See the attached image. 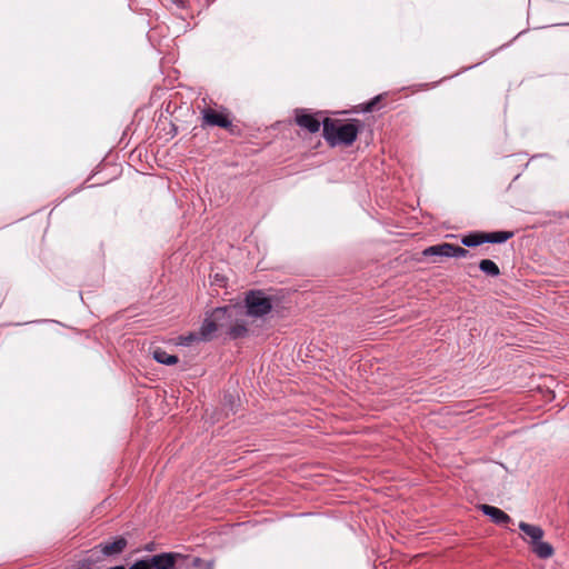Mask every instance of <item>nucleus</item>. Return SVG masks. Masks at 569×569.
Instances as JSON below:
<instances>
[{
  "label": "nucleus",
  "mask_w": 569,
  "mask_h": 569,
  "mask_svg": "<svg viewBox=\"0 0 569 569\" xmlns=\"http://www.w3.org/2000/svg\"><path fill=\"white\" fill-rule=\"evenodd\" d=\"M209 569H211V568H209Z\"/></svg>",
  "instance_id": "obj_22"
},
{
  "label": "nucleus",
  "mask_w": 569,
  "mask_h": 569,
  "mask_svg": "<svg viewBox=\"0 0 569 569\" xmlns=\"http://www.w3.org/2000/svg\"><path fill=\"white\" fill-rule=\"evenodd\" d=\"M481 511L491 518V520L497 525H506L511 521V518L501 509L489 506V505H481L480 506Z\"/></svg>",
  "instance_id": "obj_8"
},
{
  "label": "nucleus",
  "mask_w": 569,
  "mask_h": 569,
  "mask_svg": "<svg viewBox=\"0 0 569 569\" xmlns=\"http://www.w3.org/2000/svg\"><path fill=\"white\" fill-rule=\"evenodd\" d=\"M519 528L529 538L531 545L538 542L543 537V530L539 526L521 521Z\"/></svg>",
  "instance_id": "obj_10"
},
{
  "label": "nucleus",
  "mask_w": 569,
  "mask_h": 569,
  "mask_svg": "<svg viewBox=\"0 0 569 569\" xmlns=\"http://www.w3.org/2000/svg\"><path fill=\"white\" fill-rule=\"evenodd\" d=\"M363 122L359 119H349L346 122L337 119L326 118L322 136L331 147H350L357 140L363 129Z\"/></svg>",
  "instance_id": "obj_1"
},
{
  "label": "nucleus",
  "mask_w": 569,
  "mask_h": 569,
  "mask_svg": "<svg viewBox=\"0 0 569 569\" xmlns=\"http://www.w3.org/2000/svg\"><path fill=\"white\" fill-rule=\"evenodd\" d=\"M218 328L232 338H240L248 332V322L243 319V308L241 306H227L217 308L211 312Z\"/></svg>",
  "instance_id": "obj_3"
},
{
  "label": "nucleus",
  "mask_w": 569,
  "mask_h": 569,
  "mask_svg": "<svg viewBox=\"0 0 569 569\" xmlns=\"http://www.w3.org/2000/svg\"><path fill=\"white\" fill-rule=\"evenodd\" d=\"M467 251H423L425 254H446L450 257H463Z\"/></svg>",
  "instance_id": "obj_18"
},
{
  "label": "nucleus",
  "mask_w": 569,
  "mask_h": 569,
  "mask_svg": "<svg viewBox=\"0 0 569 569\" xmlns=\"http://www.w3.org/2000/svg\"><path fill=\"white\" fill-rule=\"evenodd\" d=\"M153 359L162 365L172 366L178 362V357L174 355H169L161 348H154L152 351Z\"/></svg>",
  "instance_id": "obj_13"
},
{
  "label": "nucleus",
  "mask_w": 569,
  "mask_h": 569,
  "mask_svg": "<svg viewBox=\"0 0 569 569\" xmlns=\"http://www.w3.org/2000/svg\"><path fill=\"white\" fill-rule=\"evenodd\" d=\"M523 240H525V243H520V246H526V247L532 246V241H533L532 237H525Z\"/></svg>",
  "instance_id": "obj_19"
},
{
  "label": "nucleus",
  "mask_w": 569,
  "mask_h": 569,
  "mask_svg": "<svg viewBox=\"0 0 569 569\" xmlns=\"http://www.w3.org/2000/svg\"><path fill=\"white\" fill-rule=\"evenodd\" d=\"M246 306L243 308V319L248 317H262L272 309V301L266 292L261 290H251L246 295Z\"/></svg>",
  "instance_id": "obj_5"
},
{
  "label": "nucleus",
  "mask_w": 569,
  "mask_h": 569,
  "mask_svg": "<svg viewBox=\"0 0 569 569\" xmlns=\"http://www.w3.org/2000/svg\"><path fill=\"white\" fill-rule=\"evenodd\" d=\"M179 560H188V565L200 567L202 560L198 557H187L178 552H163L148 559L136 561L129 569H173Z\"/></svg>",
  "instance_id": "obj_4"
},
{
  "label": "nucleus",
  "mask_w": 569,
  "mask_h": 569,
  "mask_svg": "<svg viewBox=\"0 0 569 569\" xmlns=\"http://www.w3.org/2000/svg\"><path fill=\"white\" fill-rule=\"evenodd\" d=\"M515 236L513 231L496 230V231H471L467 234L456 236L448 234L447 237L455 239V242H441L429 246L426 249H462L466 247H478L483 243H502Z\"/></svg>",
  "instance_id": "obj_2"
},
{
  "label": "nucleus",
  "mask_w": 569,
  "mask_h": 569,
  "mask_svg": "<svg viewBox=\"0 0 569 569\" xmlns=\"http://www.w3.org/2000/svg\"><path fill=\"white\" fill-rule=\"evenodd\" d=\"M84 566H86V563L83 562V563L81 565V569H82Z\"/></svg>",
  "instance_id": "obj_21"
},
{
  "label": "nucleus",
  "mask_w": 569,
  "mask_h": 569,
  "mask_svg": "<svg viewBox=\"0 0 569 569\" xmlns=\"http://www.w3.org/2000/svg\"><path fill=\"white\" fill-rule=\"evenodd\" d=\"M174 3L179 4V6H182V0H172Z\"/></svg>",
  "instance_id": "obj_20"
},
{
  "label": "nucleus",
  "mask_w": 569,
  "mask_h": 569,
  "mask_svg": "<svg viewBox=\"0 0 569 569\" xmlns=\"http://www.w3.org/2000/svg\"><path fill=\"white\" fill-rule=\"evenodd\" d=\"M532 550L538 557L543 559L551 557L553 553L551 545L542 541L541 539L538 540V542L532 543Z\"/></svg>",
  "instance_id": "obj_14"
},
{
  "label": "nucleus",
  "mask_w": 569,
  "mask_h": 569,
  "mask_svg": "<svg viewBox=\"0 0 569 569\" xmlns=\"http://www.w3.org/2000/svg\"><path fill=\"white\" fill-rule=\"evenodd\" d=\"M222 129H226L234 137H241L243 133L242 128L239 124L233 123L231 119H229V126H224Z\"/></svg>",
  "instance_id": "obj_17"
},
{
  "label": "nucleus",
  "mask_w": 569,
  "mask_h": 569,
  "mask_svg": "<svg viewBox=\"0 0 569 569\" xmlns=\"http://www.w3.org/2000/svg\"><path fill=\"white\" fill-rule=\"evenodd\" d=\"M201 340L199 333L191 332L189 335L179 336L177 338L176 345L178 346H190L194 341Z\"/></svg>",
  "instance_id": "obj_16"
},
{
  "label": "nucleus",
  "mask_w": 569,
  "mask_h": 569,
  "mask_svg": "<svg viewBox=\"0 0 569 569\" xmlns=\"http://www.w3.org/2000/svg\"><path fill=\"white\" fill-rule=\"evenodd\" d=\"M326 113L327 111L323 110L312 112L309 109L297 108L295 109V123L310 133H316L321 126L322 129L325 128L326 118H328Z\"/></svg>",
  "instance_id": "obj_6"
},
{
  "label": "nucleus",
  "mask_w": 569,
  "mask_h": 569,
  "mask_svg": "<svg viewBox=\"0 0 569 569\" xmlns=\"http://www.w3.org/2000/svg\"><path fill=\"white\" fill-rule=\"evenodd\" d=\"M383 98L382 94H378L376 96L375 98H372L370 101L366 102V103H361L357 107H355L352 110L350 111H341L339 112L340 114H347V113H358V112H371L373 111L378 103L380 102V100Z\"/></svg>",
  "instance_id": "obj_12"
},
{
  "label": "nucleus",
  "mask_w": 569,
  "mask_h": 569,
  "mask_svg": "<svg viewBox=\"0 0 569 569\" xmlns=\"http://www.w3.org/2000/svg\"><path fill=\"white\" fill-rule=\"evenodd\" d=\"M230 112L226 108L220 110L206 107L201 110V127H219L229 126Z\"/></svg>",
  "instance_id": "obj_7"
},
{
  "label": "nucleus",
  "mask_w": 569,
  "mask_h": 569,
  "mask_svg": "<svg viewBox=\"0 0 569 569\" xmlns=\"http://www.w3.org/2000/svg\"><path fill=\"white\" fill-rule=\"evenodd\" d=\"M479 268L489 276L496 277L499 274L498 266L491 260H481Z\"/></svg>",
  "instance_id": "obj_15"
},
{
  "label": "nucleus",
  "mask_w": 569,
  "mask_h": 569,
  "mask_svg": "<svg viewBox=\"0 0 569 569\" xmlns=\"http://www.w3.org/2000/svg\"><path fill=\"white\" fill-rule=\"evenodd\" d=\"M127 547V540L123 537H119L112 542L101 543L97 548L103 556H114L121 553Z\"/></svg>",
  "instance_id": "obj_9"
},
{
  "label": "nucleus",
  "mask_w": 569,
  "mask_h": 569,
  "mask_svg": "<svg viewBox=\"0 0 569 569\" xmlns=\"http://www.w3.org/2000/svg\"><path fill=\"white\" fill-rule=\"evenodd\" d=\"M218 330H220L216 323V321L213 320L211 313L204 319L201 328H200V331H199V335H200V338L201 340H210L213 336L214 332H217Z\"/></svg>",
  "instance_id": "obj_11"
}]
</instances>
